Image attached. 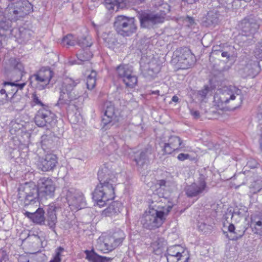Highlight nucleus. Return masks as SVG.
Instances as JSON below:
<instances>
[{"instance_id": "obj_34", "label": "nucleus", "mask_w": 262, "mask_h": 262, "mask_svg": "<svg viewBox=\"0 0 262 262\" xmlns=\"http://www.w3.org/2000/svg\"><path fill=\"white\" fill-rule=\"evenodd\" d=\"M247 213V208L244 206H241L240 207H236L234 208L233 212H231V210H230L228 214L231 215L232 219L234 218L235 220H237L239 218L246 216Z\"/></svg>"}, {"instance_id": "obj_33", "label": "nucleus", "mask_w": 262, "mask_h": 262, "mask_svg": "<svg viewBox=\"0 0 262 262\" xmlns=\"http://www.w3.org/2000/svg\"><path fill=\"white\" fill-rule=\"evenodd\" d=\"M122 208L120 202H113L104 210V213L106 215L112 216L120 212Z\"/></svg>"}, {"instance_id": "obj_55", "label": "nucleus", "mask_w": 262, "mask_h": 262, "mask_svg": "<svg viewBox=\"0 0 262 262\" xmlns=\"http://www.w3.org/2000/svg\"><path fill=\"white\" fill-rule=\"evenodd\" d=\"M191 115L193 116L195 119H198L200 117V112L198 111L193 110H190Z\"/></svg>"}, {"instance_id": "obj_42", "label": "nucleus", "mask_w": 262, "mask_h": 262, "mask_svg": "<svg viewBox=\"0 0 262 262\" xmlns=\"http://www.w3.org/2000/svg\"><path fill=\"white\" fill-rule=\"evenodd\" d=\"M250 191L252 193H256L259 192L262 189V180L257 179L254 180L249 186Z\"/></svg>"}, {"instance_id": "obj_49", "label": "nucleus", "mask_w": 262, "mask_h": 262, "mask_svg": "<svg viewBox=\"0 0 262 262\" xmlns=\"http://www.w3.org/2000/svg\"><path fill=\"white\" fill-rule=\"evenodd\" d=\"M7 37L0 32V48H4L7 45Z\"/></svg>"}, {"instance_id": "obj_1", "label": "nucleus", "mask_w": 262, "mask_h": 262, "mask_svg": "<svg viewBox=\"0 0 262 262\" xmlns=\"http://www.w3.org/2000/svg\"><path fill=\"white\" fill-rule=\"evenodd\" d=\"M56 188L55 182L49 178H40L38 187L34 183H26L18 189V197L24 200L25 207L33 205L38 206L39 200H47L54 196Z\"/></svg>"}, {"instance_id": "obj_56", "label": "nucleus", "mask_w": 262, "mask_h": 262, "mask_svg": "<svg viewBox=\"0 0 262 262\" xmlns=\"http://www.w3.org/2000/svg\"><path fill=\"white\" fill-rule=\"evenodd\" d=\"M33 101L37 104H40L41 105H42L43 104L40 101V100L39 99L38 97L35 94H33Z\"/></svg>"}, {"instance_id": "obj_39", "label": "nucleus", "mask_w": 262, "mask_h": 262, "mask_svg": "<svg viewBox=\"0 0 262 262\" xmlns=\"http://www.w3.org/2000/svg\"><path fill=\"white\" fill-rule=\"evenodd\" d=\"M97 73L95 71L92 70L89 75L86 79L87 88L89 90H92L96 85Z\"/></svg>"}, {"instance_id": "obj_36", "label": "nucleus", "mask_w": 262, "mask_h": 262, "mask_svg": "<svg viewBox=\"0 0 262 262\" xmlns=\"http://www.w3.org/2000/svg\"><path fill=\"white\" fill-rule=\"evenodd\" d=\"M196 61L195 57H189L182 61H177V64L181 69H188L191 68Z\"/></svg>"}, {"instance_id": "obj_47", "label": "nucleus", "mask_w": 262, "mask_h": 262, "mask_svg": "<svg viewBox=\"0 0 262 262\" xmlns=\"http://www.w3.org/2000/svg\"><path fill=\"white\" fill-rule=\"evenodd\" d=\"M2 89L0 90V105L9 101L8 95Z\"/></svg>"}, {"instance_id": "obj_24", "label": "nucleus", "mask_w": 262, "mask_h": 262, "mask_svg": "<svg viewBox=\"0 0 262 262\" xmlns=\"http://www.w3.org/2000/svg\"><path fill=\"white\" fill-rule=\"evenodd\" d=\"M55 209L56 207L54 206H50L48 208L45 225L48 226L55 233H56L55 228L57 222Z\"/></svg>"}, {"instance_id": "obj_53", "label": "nucleus", "mask_w": 262, "mask_h": 262, "mask_svg": "<svg viewBox=\"0 0 262 262\" xmlns=\"http://www.w3.org/2000/svg\"><path fill=\"white\" fill-rule=\"evenodd\" d=\"M190 156L188 154L181 153L178 157V159L180 161H184L185 160L190 159Z\"/></svg>"}, {"instance_id": "obj_58", "label": "nucleus", "mask_w": 262, "mask_h": 262, "mask_svg": "<svg viewBox=\"0 0 262 262\" xmlns=\"http://www.w3.org/2000/svg\"><path fill=\"white\" fill-rule=\"evenodd\" d=\"M171 100L172 101H173L174 102H178L179 101V99L177 96L174 95L172 97Z\"/></svg>"}, {"instance_id": "obj_63", "label": "nucleus", "mask_w": 262, "mask_h": 262, "mask_svg": "<svg viewBox=\"0 0 262 262\" xmlns=\"http://www.w3.org/2000/svg\"><path fill=\"white\" fill-rule=\"evenodd\" d=\"M141 3L144 2L145 0H140Z\"/></svg>"}, {"instance_id": "obj_11", "label": "nucleus", "mask_w": 262, "mask_h": 262, "mask_svg": "<svg viewBox=\"0 0 262 262\" xmlns=\"http://www.w3.org/2000/svg\"><path fill=\"white\" fill-rule=\"evenodd\" d=\"M53 76V72L49 67H42L36 73L31 75L30 82L39 90L45 89Z\"/></svg>"}, {"instance_id": "obj_25", "label": "nucleus", "mask_w": 262, "mask_h": 262, "mask_svg": "<svg viewBox=\"0 0 262 262\" xmlns=\"http://www.w3.org/2000/svg\"><path fill=\"white\" fill-rule=\"evenodd\" d=\"M242 66L243 67L239 68V73L242 77L254 78L257 75V72L255 70V68L257 66L256 63L251 62Z\"/></svg>"}, {"instance_id": "obj_46", "label": "nucleus", "mask_w": 262, "mask_h": 262, "mask_svg": "<svg viewBox=\"0 0 262 262\" xmlns=\"http://www.w3.org/2000/svg\"><path fill=\"white\" fill-rule=\"evenodd\" d=\"M219 2L223 6L229 9L230 6L233 7V4L238 2L237 0H219Z\"/></svg>"}, {"instance_id": "obj_23", "label": "nucleus", "mask_w": 262, "mask_h": 262, "mask_svg": "<svg viewBox=\"0 0 262 262\" xmlns=\"http://www.w3.org/2000/svg\"><path fill=\"white\" fill-rule=\"evenodd\" d=\"M183 147L181 138L178 136H171L169 138L168 142L164 144L163 150L165 154H170Z\"/></svg>"}, {"instance_id": "obj_38", "label": "nucleus", "mask_w": 262, "mask_h": 262, "mask_svg": "<svg viewBox=\"0 0 262 262\" xmlns=\"http://www.w3.org/2000/svg\"><path fill=\"white\" fill-rule=\"evenodd\" d=\"M76 42L77 40H76V38L73 35L69 34L63 37L61 41V44L63 46L67 47L68 48L70 46H75Z\"/></svg>"}, {"instance_id": "obj_12", "label": "nucleus", "mask_w": 262, "mask_h": 262, "mask_svg": "<svg viewBox=\"0 0 262 262\" xmlns=\"http://www.w3.org/2000/svg\"><path fill=\"white\" fill-rule=\"evenodd\" d=\"M243 96L240 90H235V92L229 89L224 90L220 94L219 101L221 104L230 103L229 106L232 109L239 107L243 101Z\"/></svg>"}, {"instance_id": "obj_8", "label": "nucleus", "mask_w": 262, "mask_h": 262, "mask_svg": "<svg viewBox=\"0 0 262 262\" xmlns=\"http://www.w3.org/2000/svg\"><path fill=\"white\" fill-rule=\"evenodd\" d=\"M125 237L124 232L118 229L111 235L99 237L98 241V249L103 253L112 251L120 245Z\"/></svg>"}, {"instance_id": "obj_37", "label": "nucleus", "mask_w": 262, "mask_h": 262, "mask_svg": "<svg viewBox=\"0 0 262 262\" xmlns=\"http://www.w3.org/2000/svg\"><path fill=\"white\" fill-rule=\"evenodd\" d=\"M77 57L79 60L85 61L90 60L93 57V54L89 49L86 48L81 50L79 53L77 54Z\"/></svg>"}, {"instance_id": "obj_43", "label": "nucleus", "mask_w": 262, "mask_h": 262, "mask_svg": "<svg viewBox=\"0 0 262 262\" xmlns=\"http://www.w3.org/2000/svg\"><path fill=\"white\" fill-rule=\"evenodd\" d=\"M209 91L210 88L207 85H205L203 89L198 91L197 92V98L198 100L201 101H203L206 98V96Z\"/></svg>"}, {"instance_id": "obj_5", "label": "nucleus", "mask_w": 262, "mask_h": 262, "mask_svg": "<svg viewBox=\"0 0 262 262\" xmlns=\"http://www.w3.org/2000/svg\"><path fill=\"white\" fill-rule=\"evenodd\" d=\"M173 206L172 203L169 201L164 205H150L148 211L145 212L141 220L143 227L152 230L160 227L166 220Z\"/></svg>"}, {"instance_id": "obj_3", "label": "nucleus", "mask_w": 262, "mask_h": 262, "mask_svg": "<svg viewBox=\"0 0 262 262\" xmlns=\"http://www.w3.org/2000/svg\"><path fill=\"white\" fill-rule=\"evenodd\" d=\"M5 73L7 76L10 77L12 81H5L3 84L5 93L8 95L9 102H15V98H19L17 94L18 89L22 90L26 85V82L18 83L24 76V67L23 64L15 58H10L6 62L5 67Z\"/></svg>"}, {"instance_id": "obj_48", "label": "nucleus", "mask_w": 262, "mask_h": 262, "mask_svg": "<svg viewBox=\"0 0 262 262\" xmlns=\"http://www.w3.org/2000/svg\"><path fill=\"white\" fill-rule=\"evenodd\" d=\"M217 48V47H216ZM213 48L214 49L213 50V53H215L216 54H219L220 53H221V55L223 57H226L227 59H228L230 57V54L228 52H224L221 51L220 50H217L216 48L215 47H214Z\"/></svg>"}, {"instance_id": "obj_44", "label": "nucleus", "mask_w": 262, "mask_h": 262, "mask_svg": "<svg viewBox=\"0 0 262 262\" xmlns=\"http://www.w3.org/2000/svg\"><path fill=\"white\" fill-rule=\"evenodd\" d=\"M64 249L61 247H59L55 250V255L53 258L50 260L49 262H61V253L63 252Z\"/></svg>"}, {"instance_id": "obj_29", "label": "nucleus", "mask_w": 262, "mask_h": 262, "mask_svg": "<svg viewBox=\"0 0 262 262\" xmlns=\"http://www.w3.org/2000/svg\"><path fill=\"white\" fill-rule=\"evenodd\" d=\"M84 253L86 255L85 258L90 262H110L112 259L111 257L98 255L93 249L86 250L84 251Z\"/></svg>"}, {"instance_id": "obj_30", "label": "nucleus", "mask_w": 262, "mask_h": 262, "mask_svg": "<svg viewBox=\"0 0 262 262\" xmlns=\"http://www.w3.org/2000/svg\"><path fill=\"white\" fill-rule=\"evenodd\" d=\"M127 2V0H105V5L109 10L117 11L126 7Z\"/></svg>"}, {"instance_id": "obj_15", "label": "nucleus", "mask_w": 262, "mask_h": 262, "mask_svg": "<svg viewBox=\"0 0 262 262\" xmlns=\"http://www.w3.org/2000/svg\"><path fill=\"white\" fill-rule=\"evenodd\" d=\"M104 115L102 119L103 127L112 125L118 121L120 111L116 108L114 104L111 101H106L104 104Z\"/></svg>"}, {"instance_id": "obj_21", "label": "nucleus", "mask_w": 262, "mask_h": 262, "mask_svg": "<svg viewBox=\"0 0 262 262\" xmlns=\"http://www.w3.org/2000/svg\"><path fill=\"white\" fill-rule=\"evenodd\" d=\"M220 11L219 8H215L209 10L202 17L201 24L207 28H214L220 21Z\"/></svg>"}, {"instance_id": "obj_28", "label": "nucleus", "mask_w": 262, "mask_h": 262, "mask_svg": "<svg viewBox=\"0 0 262 262\" xmlns=\"http://www.w3.org/2000/svg\"><path fill=\"white\" fill-rule=\"evenodd\" d=\"M151 154V150L150 149L146 148L139 153H136L134 160L136 162L137 165L142 167L147 164L148 162V156Z\"/></svg>"}, {"instance_id": "obj_59", "label": "nucleus", "mask_w": 262, "mask_h": 262, "mask_svg": "<svg viewBox=\"0 0 262 262\" xmlns=\"http://www.w3.org/2000/svg\"><path fill=\"white\" fill-rule=\"evenodd\" d=\"M20 98H21V96L19 95V98L18 99H17V97H16L15 98V100H17L16 101H15V102H11L13 103H17V102L19 101Z\"/></svg>"}, {"instance_id": "obj_4", "label": "nucleus", "mask_w": 262, "mask_h": 262, "mask_svg": "<svg viewBox=\"0 0 262 262\" xmlns=\"http://www.w3.org/2000/svg\"><path fill=\"white\" fill-rule=\"evenodd\" d=\"M98 179L99 184L93 193V199L98 205L103 207L107 201L115 198L114 185L117 178L111 170L104 166L98 172Z\"/></svg>"}, {"instance_id": "obj_31", "label": "nucleus", "mask_w": 262, "mask_h": 262, "mask_svg": "<svg viewBox=\"0 0 262 262\" xmlns=\"http://www.w3.org/2000/svg\"><path fill=\"white\" fill-rule=\"evenodd\" d=\"M174 59L177 61H182L185 59L195 56L190 50L187 47L177 49L173 53Z\"/></svg>"}, {"instance_id": "obj_57", "label": "nucleus", "mask_w": 262, "mask_h": 262, "mask_svg": "<svg viewBox=\"0 0 262 262\" xmlns=\"http://www.w3.org/2000/svg\"><path fill=\"white\" fill-rule=\"evenodd\" d=\"M5 14V12H4ZM6 20L5 15H4V12L3 11V8H2L1 6H0V21L3 22V20Z\"/></svg>"}, {"instance_id": "obj_20", "label": "nucleus", "mask_w": 262, "mask_h": 262, "mask_svg": "<svg viewBox=\"0 0 262 262\" xmlns=\"http://www.w3.org/2000/svg\"><path fill=\"white\" fill-rule=\"evenodd\" d=\"M185 249L179 245H175L167 248L166 253L161 258H165L167 262H179L185 260Z\"/></svg>"}, {"instance_id": "obj_64", "label": "nucleus", "mask_w": 262, "mask_h": 262, "mask_svg": "<svg viewBox=\"0 0 262 262\" xmlns=\"http://www.w3.org/2000/svg\"><path fill=\"white\" fill-rule=\"evenodd\" d=\"M159 71V68L157 70V72H158Z\"/></svg>"}, {"instance_id": "obj_7", "label": "nucleus", "mask_w": 262, "mask_h": 262, "mask_svg": "<svg viewBox=\"0 0 262 262\" xmlns=\"http://www.w3.org/2000/svg\"><path fill=\"white\" fill-rule=\"evenodd\" d=\"M137 17L139 20L141 28L151 29L157 28L159 24L164 23L165 14L149 10H140L138 12Z\"/></svg>"}, {"instance_id": "obj_45", "label": "nucleus", "mask_w": 262, "mask_h": 262, "mask_svg": "<svg viewBox=\"0 0 262 262\" xmlns=\"http://www.w3.org/2000/svg\"><path fill=\"white\" fill-rule=\"evenodd\" d=\"M255 56L256 58L262 60V40L256 45L255 50Z\"/></svg>"}, {"instance_id": "obj_27", "label": "nucleus", "mask_w": 262, "mask_h": 262, "mask_svg": "<svg viewBox=\"0 0 262 262\" xmlns=\"http://www.w3.org/2000/svg\"><path fill=\"white\" fill-rule=\"evenodd\" d=\"M56 140V137L52 132L49 131L41 137V146L43 149H51L55 146Z\"/></svg>"}, {"instance_id": "obj_18", "label": "nucleus", "mask_w": 262, "mask_h": 262, "mask_svg": "<svg viewBox=\"0 0 262 262\" xmlns=\"http://www.w3.org/2000/svg\"><path fill=\"white\" fill-rule=\"evenodd\" d=\"M156 186L159 197L165 200L169 195L168 193L175 187V184L170 174L168 173L165 179L157 180Z\"/></svg>"}, {"instance_id": "obj_17", "label": "nucleus", "mask_w": 262, "mask_h": 262, "mask_svg": "<svg viewBox=\"0 0 262 262\" xmlns=\"http://www.w3.org/2000/svg\"><path fill=\"white\" fill-rule=\"evenodd\" d=\"M58 164V158L53 154H47L40 158L37 162L38 169L43 172L53 171Z\"/></svg>"}, {"instance_id": "obj_19", "label": "nucleus", "mask_w": 262, "mask_h": 262, "mask_svg": "<svg viewBox=\"0 0 262 262\" xmlns=\"http://www.w3.org/2000/svg\"><path fill=\"white\" fill-rule=\"evenodd\" d=\"M207 188L206 178L203 174L200 176L196 182L188 185L185 188L187 196L192 198L202 193Z\"/></svg>"}, {"instance_id": "obj_16", "label": "nucleus", "mask_w": 262, "mask_h": 262, "mask_svg": "<svg viewBox=\"0 0 262 262\" xmlns=\"http://www.w3.org/2000/svg\"><path fill=\"white\" fill-rule=\"evenodd\" d=\"M241 35L239 37H251L257 31L259 25L252 16H249L243 19L240 24Z\"/></svg>"}, {"instance_id": "obj_9", "label": "nucleus", "mask_w": 262, "mask_h": 262, "mask_svg": "<svg viewBox=\"0 0 262 262\" xmlns=\"http://www.w3.org/2000/svg\"><path fill=\"white\" fill-rule=\"evenodd\" d=\"M114 27L117 33L123 36H129L137 29L135 17L124 15L115 17Z\"/></svg>"}, {"instance_id": "obj_13", "label": "nucleus", "mask_w": 262, "mask_h": 262, "mask_svg": "<svg viewBox=\"0 0 262 262\" xmlns=\"http://www.w3.org/2000/svg\"><path fill=\"white\" fill-rule=\"evenodd\" d=\"M118 76L126 86L134 88L138 82L137 77L134 74L133 67L129 64H120L116 68Z\"/></svg>"}, {"instance_id": "obj_41", "label": "nucleus", "mask_w": 262, "mask_h": 262, "mask_svg": "<svg viewBox=\"0 0 262 262\" xmlns=\"http://www.w3.org/2000/svg\"><path fill=\"white\" fill-rule=\"evenodd\" d=\"M76 43L82 48V49H85L84 48L86 49L92 45L91 38L88 36L77 39Z\"/></svg>"}, {"instance_id": "obj_52", "label": "nucleus", "mask_w": 262, "mask_h": 262, "mask_svg": "<svg viewBox=\"0 0 262 262\" xmlns=\"http://www.w3.org/2000/svg\"><path fill=\"white\" fill-rule=\"evenodd\" d=\"M185 22L187 23V25L189 27H191L195 24L194 20L193 17L187 16L185 19Z\"/></svg>"}, {"instance_id": "obj_60", "label": "nucleus", "mask_w": 262, "mask_h": 262, "mask_svg": "<svg viewBox=\"0 0 262 262\" xmlns=\"http://www.w3.org/2000/svg\"><path fill=\"white\" fill-rule=\"evenodd\" d=\"M259 143H260V147L262 150V135L261 136L260 140H259Z\"/></svg>"}, {"instance_id": "obj_35", "label": "nucleus", "mask_w": 262, "mask_h": 262, "mask_svg": "<svg viewBox=\"0 0 262 262\" xmlns=\"http://www.w3.org/2000/svg\"><path fill=\"white\" fill-rule=\"evenodd\" d=\"M32 35V32L30 30L24 28H20L17 39L20 43H25L30 39Z\"/></svg>"}, {"instance_id": "obj_14", "label": "nucleus", "mask_w": 262, "mask_h": 262, "mask_svg": "<svg viewBox=\"0 0 262 262\" xmlns=\"http://www.w3.org/2000/svg\"><path fill=\"white\" fill-rule=\"evenodd\" d=\"M34 120L36 125L38 127H46L48 129L53 126L56 122L55 114L45 107L38 111Z\"/></svg>"}, {"instance_id": "obj_2", "label": "nucleus", "mask_w": 262, "mask_h": 262, "mask_svg": "<svg viewBox=\"0 0 262 262\" xmlns=\"http://www.w3.org/2000/svg\"><path fill=\"white\" fill-rule=\"evenodd\" d=\"M79 82V79H67L60 89V95L56 105L65 108L68 113L74 114L77 111L79 112L88 97L83 88L76 87Z\"/></svg>"}, {"instance_id": "obj_61", "label": "nucleus", "mask_w": 262, "mask_h": 262, "mask_svg": "<svg viewBox=\"0 0 262 262\" xmlns=\"http://www.w3.org/2000/svg\"><path fill=\"white\" fill-rule=\"evenodd\" d=\"M159 93V91H154L152 92V94H158Z\"/></svg>"}, {"instance_id": "obj_26", "label": "nucleus", "mask_w": 262, "mask_h": 262, "mask_svg": "<svg viewBox=\"0 0 262 262\" xmlns=\"http://www.w3.org/2000/svg\"><path fill=\"white\" fill-rule=\"evenodd\" d=\"M247 228L245 226L230 224L228 226V231L231 234L228 238L230 240L235 241L241 238L245 234Z\"/></svg>"}, {"instance_id": "obj_10", "label": "nucleus", "mask_w": 262, "mask_h": 262, "mask_svg": "<svg viewBox=\"0 0 262 262\" xmlns=\"http://www.w3.org/2000/svg\"><path fill=\"white\" fill-rule=\"evenodd\" d=\"M67 202L72 211L84 208L86 206L83 194L74 188H65L63 191Z\"/></svg>"}, {"instance_id": "obj_62", "label": "nucleus", "mask_w": 262, "mask_h": 262, "mask_svg": "<svg viewBox=\"0 0 262 262\" xmlns=\"http://www.w3.org/2000/svg\"><path fill=\"white\" fill-rule=\"evenodd\" d=\"M258 2L262 4V0H258Z\"/></svg>"}, {"instance_id": "obj_40", "label": "nucleus", "mask_w": 262, "mask_h": 262, "mask_svg": "<svg viewBox=\"0 0 262 262\" xmlns=\"http://www.w3.org/2000/svg\"><path fill=\"white\" fill-rule=\"evenodd\" d=\"M166 245V242L164 238H158V239L152 244L156 254H160L162 250L165 247Z\"/></svg>"}, {"instance_id": "obj_22", "label": "nucleus", "mask_w": 262, "mask_h": 262, "mask_svg": "<svg viewBox=\"0 0 262 262\" xmlns=\"http://www.w3.org/2000/svg\"><path fill=\"white\" fill-rule=\"evenodd\" d=\"M45 212L41 208H37L34 212L25 211L24 214L33 223L39 225H45Z\"/></svg>"}, {"instance_id": "obj_51", "label": "nucleus", "mask_w": 262, "mask_h": 262, "mask_svg": "<svg viewBox=\"0 0 262 262\" xmlns=\"http://www.w3.org/2000/svg\"><path fill=\"white\" fill-rule=\"evenodd\" d=\"M258 165L257 162L254 159H250L247 163L246 167L248 168L254 169L256 168Z\"/></svg>"}, {"instance_id": "obj_54", "label": "nucleus", "mask_w": 262, "mask_h": 262, "mask_svg": "<svg viewBox=\"0 0 262 262\" xmlns=\"http://www.w3.org/2000/svg\"><path fill=\"white\" fill-rule=\"evenodd\" d=\"M9 28V25L8 22L6 21V20H3V22L0 21V29L3 30H7Z\"/></svg>"}, {"instance_id": "obj_6", "label": "nucleus", "mask_w": 262, "mask_h": 262, "mask_svg": "<svg viewBox=\"0 0 262 262\" xmlns=\"http://www.w3.org/2000/svg\"><path fill=\"white\" fill-rule=\"evenodd\" d=\"M32 11L33 6L28 0H20L9 4L5 10V15L11 21H16Z\"/></svg>"}, {"instance_id": "obj_50", "label": "nucleus", "mask_w": 262, "mask_h": 262, "mask_svg": "<svg viewBox=\"0 0 262 262\" xmlns=\"http://www.w3.org/2000/svg\"><path fill=\"white\" fill-rule=\"evenodd\" d=\"M29 239L33 241L36 243V245H39L42 242V238L38 235L33 234L30 235L28 237Z\"/></svg>"}, {"instance_id": "obj_32", "label": "nucleus", "mask_w": 262, "mask_h": 262, "mask_svg": "<svg viewBox=\"0 0 262 262\" xmlns=\"http://www.w3.org/2000/svg\"><path fill=\"white\" fill-rule=\"evenodd\" d=\"M251 222L254 232L262 235V213L251 215Z\"/></svg>"}]
</instances>
